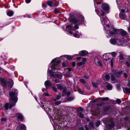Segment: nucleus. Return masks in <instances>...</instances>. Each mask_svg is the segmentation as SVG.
Here are the masks:
<instances>
[{
    "label": "nucleus",
    "mask_w": 130,
    "mask_h": 130,
    "mask_svg": "<svg viewBox=\"0 0 130 130\" xmlns=\"http://www.w3.org/2000/svg\"><path fill=\"white\" fill-rule=\"evenodd\" d=\"M18 93L17 90L15 89H13L10 91L9 94L10 104L9 105L7 103L5 104V107L6 109H8L9 106V108H11L15 106L18 100Z\"/></svg>",
    "instance_id": "1"
},
{
    "label": "nucleus",
    "mask_w": 130,
    "mask_h": 130,
    "mask_svg": "<svg viewBox=\"0 0 130 130\" xmlns=\"http://www.w3.org/2000/svg\"><path fill=\"white\" fill-rule=\"evenodd\" d=\"M0 82L1 86L5 88L7 87V84H8V87L10 88H11L14 85L13 80L10 78L1 77L0 78Z\"/></svg>",
    "instance_id": "2"
},
{
    "label": "nucleus",
    "mask_w": 130,
    "mask_h": 130,
    "mask_svg": "<svg viewBox=\"0 0 130 130\" xmlns=\"http://www.w3.org/2000/svg\"><path fill=\"white\" fill-rule=\"evenodd\" d=\"M81 24L79 23L74 24V26L73 25V24H71V25H68L66 27V30H72L73 31H75L76 29H78L79 28V26Z\"/></svg>",
    "instance_id": "3"
},
{
    "label": "nucleus",
    "mask_w": 130,
    "mask_h": 130,
    "mask_svg": "<svg viewBox=\"0 0 130 130\" xmlns=\"http://www.w3.org/2000/svg\"><path fill=\"white\" fill-rule=\"evenodd\" d=\"M114 110L113 106L110 105H107L103 108V111L104 112L108 111L112 114H115L113 112Z\"/></svg>",
    "instance_id": "4"
},
{
    "label": "nucleus",
    "mask_w": 130,
    "mask_h": 130,
    "mask_svg": "<svg viewBox=\"0 0 130 130\" xmlns=\"http://www.w3.org/2000/svg\"><path fill=\"white\" fill-rule=\"evenodd\" d=\"M107 121L106 123V124H107L110 129L112 128L115 125L113 119L111 118H108L106 119Z\"/></svg>",
    "instance_id": "5"
},
{
    "label": "nucleus",
    "mask_w": 130,
    "mask_h": 130,
    "mask_svg": "<svg viewBox=\"0 0 130 130\" xmlns=\"http://www.w3.org/2000/svg\"><path fill=\"white\" fill-rule=\"evenodd\" d=\"M113 74L117 78H119L121 76L122 74L123 71L122 70L120 71L117 69L113 70Z\"/></svg>",
    "instance_id": "6"
},
{
    "label": "nucleus",
    "mask_w": 130,
    "mask_h": 130,
    "mask_svg": "<svg viewBox=\"0 0 130 130\" xmlns=\"http://www.w3.org/2000/svg\"><path fill=\"white\" fill-rule=\"evenodd\" d=\"M102 9L107 13H109L110 9L109 5L103 3L101 6Z\"/></svg>",
    "instance_id": "7"
},
{
    "label": "nucleus",
    "mask_w": 130,
    "mask_h": 130,
    "mask_svg": "<svg viewBox=\"0 0 130 130\" xmlns=\"http://www.w3.org/2000/svg\"><path fill=\"white\" fill-rule=\"evenodd\" d=\"M77 19L78 22V23L82 25L83 24L84 21V18L83 15L79 14L77 17Z\"/></svg>",
    "instance_id": "8"
},
{
    "label": "nucleus",
    "mask_w": 130,
    "mask_h": 130,
    "mask_svg": "<svg viewBox=\"0 0 130 130\" xmlns=\"http://www.w3.org/2000/svg\"><path fill=\"white\" fill-rule=\"evenodd\" d=\"M54 122L55 124L56 125L55 126L56 127H55V130H61V129L62 128H61V126H60L59 125H58L59 123H60V121H58L57 119H55L54 120Z\"/></svg>",
    "instance_id": "9"
},
{
    "label": "nucleus",
    "mask_w": 130,
    "mask_h": 130,
    "mask_svg": "<svg viewBox=\"0 0 130 130\" xmlns=\"http://www.w3.org/2000/svg\"><path fill=\"white\" fill-rule=\"evenodd\" d=\"M70 23H73V24H75L78 23L77 20L75 17H73L72 16H70V17L68 19Z\"/></svg>",
    "instance_id": "10"
},
{
    "label": "nucleus",
    "mask_w": 130,
    "mask_h": 130,
    "mask_svg": "<svg viewBox=\"0 0 130 130\" xmlns=\"http://www.w3.org/2000/svg\"><path fill=\"white\" fill-rule=\"evenodd\" d=\"M100 109L97 108L93 109L92 108H91L90 110V114H100L99 113Z\"/></svg>",
    "instance_id": "11"
},
{
    "label": "nucleus",
    "mask_w": 130,
    "mask_h": 130,
    "mask_svg": "<svg viewBox=\"0 0 130 130\" xmlns=\"http://www.w3.org/2000/svg\"><path fill=\"white\" fill-rule=\"evenodd\" d=\"M56 63L52 65L51 67L52 69L54 70L55 72H56V71H56V69L57 67L59 66L60 63V61H56Z\"/></svg>",
    "instance_id": "12"
},
{
    "label": "nucleus",
    "mask_w": 130,
    "mask_h": 130,
    "mask_svg": "<svg viewBox=\"0 0 130 130\" xmlns=\"http://www.w3.org/2000/svg\"><path fill=\"white\" fill-rule=\"evenodd\" d=\"M79 54L82 57H84L88 54V52L86 50H82L79 52Z\"/></svg>",
    "instance_id": "13"
},
{
    "label": "nucleus",
    "mask_w": 130,
    "mask_h": 130,
    "mask_svg": "<svg viewBox=\"0 0 130 130\" xmlns=\"http://www.w3.org/2000/svg\"><path fill=\"white\" fill-rule=\"evenodd\" d=\"M17 130H26L25 126L23 124H21L17 126Z\"/></svg>",
    "instance_id": "14"
},
{
    "label": "nucleus",
    "mask_w": 130,
    "mask_h": 130,
    "mask_svg": "<svg viewBox=\"0 0 130 130\" xmlns=\"http://www.w3.org/2000/svg\"><path fill=\"white\" fill-rule=\"evenodd\" d=\"M72 109H73V111L75 110L76 111L78 112L80 111L82 112H83V111H84L85 110L82 107H79L76 108L75 107H73Z\"/></svg>",
    "instance_id": "15"
},
{
    "label": "nucleus",
    "mask_w": 130,
    "mask_h": 130,
    "mask_svg": "<svg viewBox=\"0 0 130 130\" xmlns=\"http://www.w3.org/2000/svg\"><path fill=\"white\" fill-rule=\"evenodd\" d=\"M123 91L124 93L126 94L130 93V89L127 88H123Z\"/></svg>",
    "instance_id": "16"
},
{
    "label": "nucleus",
    "mask_w": 130,
    "mask_h": 130,
    "mask_svg": "<svg viewBox=\"0 0 130 130\" xmlns=\"http://www.w3.org/2000/svg\"><path fill=\"white\" fill-rule=\"evenodd\" d=\"M74 57V56H70L69 55H63V56L60 57V58H62L63 57H66L67 59L69 60H71V59H73Z\"/></svg>",
    "instance_id": "17"
},
{
    "label": "nucleus",
    "mask_w": 130,
    "mask_h": 130,
    "mask_svg": "<svg viewBox=\"0 0 130 130\" xmlns=\"http://www.w3.org/2000/svg\"><path fill=\"white\" fill-rule=\"evenodd\" d=\"M44 85L46 88L52 86V84L48 80L46 81L44 83Z\"/></svg>",
    "instance_id": "18"
},
{
    "label": "nucleus",
    "mask_w": 130,
    "mask_h": 130,
    "mask_svg": "<svg viewBox=\"0 0 130 130\" xmlns=\"http://www.w3.org/2000/svg\"><path fill=\"white\" fill-rule=\"evenodd\" d=\"M103 56V60L105 61H107L110 59V58L107 55V53L104 54Z\"/></svg>",
    "instance_id": "19"
},
{
    "label": "nucleus",
    "mask_w": 130,
    "mask_h": 130,
    "mask_svg": "<svg viewBox=\"0 0 130 130\" xmlns=\"http://www.w3.org/2000/svg\"><path fill=\"white\" fill-rule=\"evenodd\" d=\"M47 5L50 7H53V0H47Z\"/></svg>",
    "instance_id": "20"
},
{
    "label": "nucleus",
    "mask_w": 130,
    "mask_h": 130,
    "mask_svg": "<svg viewBox=\"0 0 130 130\" xmlns=\"http://www.w3.org/2000/svg\"><path fill=\"white\" fill-rule=\"evenodd\" d=\"M111 43L113 44H115L116 43V38H111L110 40Z\"/></svg>",
    "instance_id": "21"
},
{
    "label": "nucleus",
    "mask_w": 130,
    "mask_h": 130,
    "mask_svg": "<svg viewBox=\"0 0 130 130\" xmlns=\"http://www.w3.org/2000/svg\"><path fill=\"white\" fill-rule=\"evenodd\" d=\"M125 111L127 114V113H129L128 114H130V106H126L125 108ZM125 114H126V113Z\"/></svg>",
    "instance_id": "22"
},
{
    "label": "nucleus",
    "mask_w": 130,
    "mask_h": 130,
    "mask_svg": "<svg viewBox=\"0 0 130 130\" xmlns=\"http://www.w3.org/2000/svg\"><path fill=\"white\" fill-rule=\"evenodd\" d=\"M58 5V2L55 0H53V7H56Z\"/></svg>",
    "instance_id": "23"
},
{
    "label": "nucleus",
    "mask_w": 130,
    "mask_h": 130,
    "mask_svg": "<svg viewBox=\"0 0 130 130\" xmlns=\"http://www.w3.org/2000/svg\"><path fill=\"white\" fill-rule=\"evenodd\" d=\"M50 116H49L50 117V119L53 121V122L54 120L57 119H56V117H55L56 114H53L52 116L51 115V114H50Z\"/></svg>",
    "instance_id": "24"
},
{
    "label": "nucleus",
    "mask_w": 130,
    "mask_h": 130,
    "mask_svg": "<svg viewBox=\"0 0 130 130\" xmlns=\"http://www.w3.org/2000/svg\"><path fill=\"white\" fill-rule=\"evenodd\" d=\"M13 12L12 10L8 11L7 13V15L9 16H12L13 14Z\"/></svg>",
    "instance_id": "25"
},
{
    "label": "nucleus",
    "mask_w": 130,
    "mask_h": 130,
    "mask_svg": "<svg viewBox=\"0 0 130 130\" xmlns=\"http://www.w3.org/2000/svg\"><path fill=\"white\" fill-rule=\"evenodd\" d=\"M116 43L118 45H120L122 43V41L120 39L116 38Z\"/></svg>",
    "instance_id": "26"
},
{
    "label": "nucleus",
    "mask_w": 130,
    "mask_h": 130,
    "mask_svg": "<svg viewBox=\"0 0 130 130\" xmlns=\"http://www.w3.org/2000/svg\"><path fill=\"white\" fill-rule=\"evenodd\" d=\"M77 89L78 90V92L79 93L82 94H84V92L82 89L79 87H77Z\"/></svg>",
    "instance_id": "27"
},
{
    "label": "nucleus",
    "mask_w": 130,
    "mask_h": 130,
    "mask_svg": "<svg viewBox=\"0 0 130 130\" xmlns=\"http://www.w3.org/2000/svg\"><path fill=\"white\" fill-rule=\"evenodd\" d=\"M119 15L120 18L122 20L124 19L125 18V15L123 13H120L119 14Z\"/></svg>",
    "instance_id": "28"
},
{
    "label": "nucleus",
    "mask_w": 130,
    "mask_h": 130,
    "mask_svg": "<svg viewBox=\"0 0 130 130\" xmlns=\"http://www.w3.org/2000/svg\"><path fill=\"white\" fill-rule=\"evenodd\" d=\"M62 96H64L66 94L67 88L66 86H64V88L62 89Z\"/></svg>",
    "instance_id": "29"
},
{
    "label": "nucleus",
    "mask_w": 130,
    "mask_h": 130,
    "mask_svg": "<svg viewBox=\"0 0 130 130\" xmlns=\"http://www.w3.org/2000/svg\"><path fill=\"white\" fill-rule=\"evenodd\" d=\"M71 76L70 72H67L64 75V76L66 78H68L70 77Z\"/></svg>",
    "instance_id": "30"
},
{
    "label": "nucleus",
    "mask_w": 130,
    "mask_h": 130,
    "mask_svg": "<svg viewBox=\"0 0 130 130\" xmlns=\"http://www.w3.org/2000/svg\"><path fill=\"white\" fill-rule=\"evenodd\" d=\"M89 127L90 128H92L93 129L94 128V124L92 122H91L90 123Z\"/></svg>",
    "instance_id": "31"
},
{
    "label": "nucleus",
    "mask_w": 130,
    "mask_h": 130,
    "mask_svg": "<svg viewBox=\"0 0 130 130\" xmlns=\"http://www.w3.org/2000/svg\"><path fill=\"white\" fill-rule=\"evenodd\" d=\"M83 64V63L82 62H78L76 63V66L77 67H80L82 66Z\"/></svg>",
    "instance_id": "32"
},
{
    "label": "nucleus",
    "mask_w": 130,
    "mask_h": 130,
    "mask_svg": "<svg viewBox=\"0 0 130 130\" xmlns=\"http://www.w3.org/2000/svg\"><path fill=\"white\" fill-rule=\"evenodd\" d=\"M105 79H106V81H108L110 78V76L108 74L105 75Z\"/></svg>",
    "instance_id": "33"
},
{
    "label": "nucleus",
    "mask_w": 130,
    "mask_h": 130,
    "mask_svg": "<svg viewBox=\"0 0 130 130\" xmlns=\"http://www.w3.org/2000/svg\"><path fill=\"white\" fill-rule=\"evenodd\" d=\"M74 98L73 96H70L67 98L66 100L67 101H70L74 99Z\"/></svg>",
    "instance_id": "34"
},
{
    "label": "nucleus",
    "mask_w": 130,
    "mask_h": 130,
    "mask_svg": "<svg viewBox=\"0 0 130 130\" xmlns=\"http://www.w3.org/2000/svg\"><path fill=\"white\" fill-rule=\"evenodd\" d=\"M106 88L107 90H111L112 88V86L110 84H108Z\"/></svg>",
    "instance_id": "35"
},
{
    "label": "nucleus",
    "mask_w": 130,
    "mask_h": 130,
    "mask_svg": "<svg viewBox=\"0 0 130 130\" xmlns=\"http://www.w3.org/2000/svg\"><path fill=\"white\" fill-rule=\"evenodd\" d=\"M58 86L57 87V88L60 90H62L64 88V86L63 87L62 85H61L60 84L58 85Z\"/></svg>",
    "instance_id": "36"
},
{
    "label": "nucleus",
    "mask_w": 130,
    "mask_h": 130,
    "mask_svg": "<svg viewBox=\"0 0 130 130\" xmlns=\"http://www.w3.org/2000/svg\"><path fill=\"white\" fill-rule=\"evenodd\" d=\"M122 30H123V31L120 32V34L122 36H125L127 32L124 30H123V29Z\"/></svg>",
    "instance_id": "37"
},
{
    "label": "nucleus",
    "mask_w": 130,
    "mask_h": 130,
    "mask_svg": "<svg viewBox=\"0 0 130 130\" xmlns=\"http://www.w3.org/2000/svg\"><path fill=\"white\" fill-rule=\"evenodd\" d=\"M97 63L98 64V65L99 66H101V67H102V64L101 61L99 59H98Z\"/></svg>",
    "instance_id": "38"
},
{
    "label": "nucleus",
    "mask_w": 130,
    "mask_h": 130,
    "mask_svg": "<svg viewBox=\"0 0 130 130\" xmlns=\"http://www.w3.org/2000/svg\"><path fill=\"white\" fill-rule=\"evenodd\" d=\"M73 36L75 38H79L80 37V35L77 33H74L73 35Z\"/></svg>",
    "instance_id": "39"
},
{
    "label": "nucleus",
    "mask_w": 130,
    "mask_h": 130,
    "mask_svg": "<svg viewBox=\"0 0 130 130\" xmlns=\"http://www.w3.org/2000/svg\"><path fill=\"white\" fill-rule=\"evenodd\" d=\"M113 32L115 35L117 34H118V32L119 31V29H115L114 28H113Z\"/></svg>",
    "instance_id": "40"
},
{
    "label": "nucleus",
    "mask_w": 130,
    "mask_h": 130,
    "mask_svg": "<svg viewBox=\"0 0 130 130\" xmlns=\"http://www.w3.org/2000/svg\"><path fill=\"white\" fill-rule=\"evenodd\" d=\"M48 72L51 75V77H54V72H53V70H50Z\"/></svg>",
    "instance_id": "41"
},
{
    "label": "nucleus",
    "mask_w": 130,
    "mask_h": 130,
    "mask_svg": "<svg viewBox=\"0 0 130 130\" xmlns=\"http://www.w3.org/2000/svg\"><path fill=\"white\" fill-rule=\"evenodd\" d=\"M115 77L112 74L111 75V81H114L115 80Z\"/></svg>",
    "instance_id": "42"
},
{
    "label": "nucleus",
    "mask_w": 130,
    "mask_h": 130,
    "mask_svg": "<svg viewBox=\"0 0 130 130\" xmlns=\"http://www.w3.org/2000/svg\"><path fill=\"white\" fill-rule=\"evenodd\" d=\"M54 13L56 14H57L60 13V12L58 10L57 8H55L54 10Z\"/></svg>",
    "instance_id": "43"
},
{
    "label": "nucleus",
    "mask_w": 130,
    "mask_h": 130,
    "mask_svg": "<svg viewBox=\"0 0 130 130\" xmlns=\"http://www.w3.org/2000/svg\"><path fill=\"white\" fill-rule=\"evenodd\" d=\"M18 118L21 121H23V117L21 114L19 115L18 116Z\"/></svg>",
    "instance_id": "44"
},
{
    "label": "nucleus",
    "mask_w": 130,
    "mask_h": 130,
    "mask_svg": "<svg viewBox=\"0 0 130 130\" xmlns=\"http://www.w3.org/2000/svg\"><path fill=\"white\" fill-rule=\"evenodd\" d=\"M79 80L81 83L83 84H85L86 83V81L83 79H80Z\"/></svg>",
    "instance_id": "45"
},
{
    "label": "nucleus",
    "mask_w": 130,
    "mask_h": 130,
    "mask_svg": "<svg viewBox=\"0 0 130 130\" xmlns=\"http://www.w3.org/2000/svg\"><path fill=\"white\" fill-rule=\"evenodd\" d=\"M109 100V98L107 97L103 98H101V100L103 101H108Z\"/></svg>",
    "instance_id": "46"
},
{
    "label": "nucleus",
    "mask_w": 130,
    "mask_h": 130,
    "mask_svg": "<svg viewBox=\"0 0 130 130\" xmlns=\"http://www.w3.org/2000/svg\"><path fill=\"white\" fill-rule=\"evenodd\" d=\"M61 103V102L60 101H57L55 102L54 104L55 106L58 105H59Z\"/></svg>",
    "instance_id": "47"
},
{
    "label": "nucleus",
    "mask_w": 130,
    "mask_h": 130,
    "mask_svg": "<svg viewBox=\"0 0 130 130\" xmlns=\"http://www.w3.org/2000/svg\"><path fill=\"white\" fill-rule=\"evenodd\" d=\"M119 58L120 60H123L124 59V58L123 55L121 54L120 55Z\"/></svg>",
    "instance_id": "48"
},
{
    "label": "nucleus",
    "mask_w": 130,
    "mask_h": 130,
    "mask_svg": "<svg viewBox=\"0 0 130 130\" xmlns=\"http://www.w3.org/2000/svg\"><path fill=\"white\" fill-rule=\"evenodd\" d=\"M117 89L119 91H120L121 90V86L120 85H118L117 86Z\"/></svg>",
    "instance_id": "49"
},
{
    "label": "nucleus",
    "mask_w": 130,
    "mask_h": 130,
    "mask_svg": "<svg viewBox=\"0 0 130 130\" xmlns=\"http://www.w3.org/2000/svg\"><path fill=\"white\" fill-rule=\"evenodd\" d=\"M116 101L118 104H120L121 103V101L120 99H117Z\"/></svg>",
    "instance_id": "50"
},
{
    "label": "nucleus",
    "mask_w": 130,
    "mask_h": 130,
    "mask_svg": "<svg viewBox=\"0 0 130 130\" xmlns=\"http://www.w3.org/2000/svg\"><path fill=\"white\" fill-rule=\"evenodd\" d=\"M82 60L83 62H82L83 63V64H84L87 60V59L85 58H82Z\"/></svg>",
    "instance_id": "51"
},
{
    "label": "nucleus",
    "mask_w": 130,
    "mask_h": 130,
    "mask_svg": "<svg viewBox=\"0 0 130 130\" xmlns=\"http://www.w3.org/2000/svg\"><path fill=\"white\" fill-rule=\"evenodd\" d=\"M111 55L113 57H115L116 56V53L115 52H113L111 53Z\"/></svg>",
    "instance_id": "52"
},
{
    "label": "nucleus",
    "mask_w": 130,
    "mask_h": 130,
    "mask_svg": "<svg viewBox=\"0 0 130 130\" xmlns=\"http://www.w3.org/2000/svg\"><path fill=\"white\" fill-rule=\"evenodd\" d=\"M103 104V103L102 102H100V103L97 104V105L99 106H101Z\"/></svg>",
    "instance_id": "53"
},
{
    "label": "nucleus",
    "mask_w": 130,
    "mask_h": 130,
    "mask_svg": "<svg viewBox=\"0 0 130 130\" xmlns=\"http://www.w3.org/2000/svg\"><path fill=\"white\" fill-rule=\"evenodd\" d=\"M109 33L110 35L111 36H113L115 35V34H114L113 32V31H109Z\"/></svg>",
    "instance_id": "54"
},
{
    "label": "nucleus",
    "mask_w": 130,
    "mask_h": 130,
    "mask_svg": "<svg viewBox=\"0 0 130 130\" xmlns=\"http://www.w3.org/2000/svg\"><path fill=\"white\" fill-rule=\"evenodd\" d=\"M71 64L73 67H74L76 66V63L75 62H73L71 63Z\"/></svg>",
    "instance_id": "55"
},
{
    "label": "nucleus",
    "mask_w": 130,
    "mask_h": 130,
    "mask_svg": "<svg viewBox=\"0 0 130 130\" xmlns=\"http://www.w3.org/2000/svg\"><path fill=\"white\" fill-rule=\"evenodd\" d=\"M53 89V90L55 92H57V89L55 87H52Z\"/></svg>",
    "instance_id": "56"
},
{
    "label": "nucleus",
    "mask_w": 130,
    "mask_h": 130,
    "mask_svg": "<svg viewBox=\"0 0 130 130\" xmlns=\"http://www.w3.org/2000/svg\"><path fill=\"white\" fill-rule=\"evenodd\" d=\"M100 122L99 121H97L96 123V126L97 127H98L99 126L100 124Z\"/></svg>",
    "instance_id": "57"
},
{
    "label": "nucleus",
    "mask_w": 130,
    "mask_h": 130,
    "mask_svg": "<svg viewBox=\"0 0 130 130\" xmlns=\"http://www.w3.org/2000/svg\"><path fill=\"white\" fill-rule=\"evenodd\" d=\"M84 76L86 79H89V75H85Z\"/></svg>",
    "instance_id": "58"
},
{
    "label": "nucleus",
    "mask_w": 130,
    "mask_h": 130,
    "mask_svg": "<svg viewBox=\"0 0 130 130\" xmlns=\"http://www.w3.org/2000/svg\"><path fill=\"white\" fill-rule=\"evenodd\" d=\"M71 94V92L69 91L68 92L66 93V94L67 97H69Z\"/></svg>",
    "instance_id": "59"
},
{
    "label": "nucleus",
    "mask_w": 130,
    "mask_h": 130,
    "mask_svg": "<svg viewBox=\"0 0 130 130\" xmlns=\"http://www.w3.org/2000/svg\"><path fill=\"white\" fill-rule=\"evenodd\" d=\"M61 96L60 95H57L56 97V100H58L61 98Z\"/></svg>",
    "instance_id": "60"
},
{
    "label": "nucleus",
    "mask_w": 130,
    "mask_h": 130,
    "mask_svg": "<svg viewBox=\"0 0 130 130\" xmlns=\"http://www.w3.org/2000/svg\"><path fill=\"white\" fill-rule=\"evenodd\" d=\"M62 66L64 67H67L66 63L65 62H63L62 63Z\"/></svg>",
    "instance_id": "61"
},
{
    "label": "nucleus",
    "mask_w": 130,
    "mask_h": 130,
    "mask_svg": "<svg viewBox=\"0 0 130 130\" xmlns=\"http://www.w3.org/2000/svg\"><path fill=\"white\" fill-rule=\"evenodd\" d=\"M58 78L60 77V75L59 74H55L54 76Z\"/></svg>",
    "instance_id": "62"
},
{
    "label": "nucleus",
    "mask_w": 130,
    "mask_h": 130,
    "mask_svg": "<svg viewBox=\"0 0 130 130\" xmlns=\"http://www.w3.org/2000/svg\"><path fill=\"white\" fill-rule=\"evenodd\" d=\"M123 75L125 78H127L128 76L127 74L125 72L124 73Z\"/></svg>",
    "instance_id": "63"
},
{
    "label": "nucleus",
    "mask_w": 130,
    "mask_h": 130,
    "mask_svg": "<svg viewBox=\"0 0 130 130\" xmlns=\"http://www.w3.org/2000/svg\"><path fill=\"white\" fill-rule=\"evenodd\" d=\"M56 59H53L51 61V62L52 63H54L56 62Z\"/></svg>",
    "instance_id": "64"
}]
</instances>
